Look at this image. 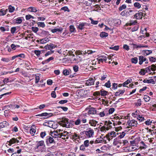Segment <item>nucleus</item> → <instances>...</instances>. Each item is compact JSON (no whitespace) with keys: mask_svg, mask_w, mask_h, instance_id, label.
Returning a JSON list of instances; mask_svg holds the SVG:
<instances>
[{"mask_svg":"<svg viewBox=\"0 0 156 156\" xmlns=\"http://www.w3.org/2000/svg\"><path fill=\"white\" fill-rule=\"evenodd\" d=\"M53 137L50 136H48L46 137V142L47 144H51L54 142V140Z\"/></svg>","mask_w":156,"mask_h":156,"instance_id":"16","label":"nucleus"},{"mask_svg":"<svg viewBox=\"0 0 156 156\" xmlns=\"http://www.w3.org/2000/svg\"><path fill=\"white\" fill-rule=\"evenodd\" d=\"M69 120V119L67 118L62 117L60 119L59 123L61 126L63 127L69 128L70 124Z\"/></svg>","mask_w":156,"mask_h":156,"instance_id":"2","label":"nucleus"},{"mask_svg":"<svg viewBox=\"0 0 156 156\" xmlns=\"http://www.w3.org/2000/svg\"><path fill=\"white\" fill-rule=\"evenodd\" d=\"M125 134L126 133L124 132H122L121 133H120V135L118 137L120 138H122L125 135Z\"/></svg>","mask_w":156,"mask_h":156,"instance_id":"53","label":"nucleus"},{"mask_svg":"<svg viewBox=\"0 0 156 156\" xmlns=\"http://www.w3.org/2000/svg\"><path fill=\"white\" fill-rule=\"evenodd\" d=\"M140 144H141L140 147L141 149H145L147 147V145L145 144L143 141L140 142Z\"/></svg>","mask_w":156,"mask_h":156,"instance_id":"40","label":"nucleus"},{"mask_svg":"<svg viewBox=\"0 0 156 156\" xmlns=\"http://www.w3.org/2000/svg\"><path fill=\"white\" fill-rule=\"evenodd\" d=\"M120 15L122 16H129L130 14L127 11L124 10L121 12Z\"/></svg>","mask_w":156,"mask_h":156,"instance_id":"29","label":"nucleus"},{"mask_svg":"<svg viewBox=\"0 0 156 156\" xmlns=\"http://www.w3.org/2000/svg\"><path fill=\"white\" fill-rule=\"evenodd\" d=\"M143 82L144 83H152L153 84H154L155 83V81H154V79H151L149 80H144Z\"/></svg>","mask_w":156,"mask_h":156,"instance_id":"23","label":"nucleus"},{"mask_svg":"<svg viewBox=\"0 0 156 156\" xmlns=\"http://www.w3.org/2000/svg\"><path fill=\"white\" fill-rule=\"evenodd\" d=\"M60 132L58 131V130L55 131L51 133V136L54 138H59L60 137Z\"/></svg>","mask_w":156,"mask_h":156,"instance_id":"10","label":"nucleus"},{"mask_svg":"<svg viewBox=\"0 0 156 156\" xmlns=\"http://www.w3.org/2000/svg\"><path fill=\"white\" fill-rule=\"evenodd\" d=\"M142 54L144 56H147L152 53V51L150 50H143L142 51Z\"/></svg>","mask_w":156,"mask_h":156,"instance_id":"21","label":"nucleus"},{"mask_svg":"<svg viewBox=\"0 0 156 156\" xmlns=\"http://www.w3.org/2000/svg\"><path fill=\"white\" fill-rule=\"evenodd\" d=\"M156 69V66L154 65H152L151 66H149L145 69L146 73H150L151 70L154 71H155Z\"/></svg>","mask_w":156,"mask_h":156,"instance_id":"8","label":"nucleus"},{"mask_svg":"<svg viewBox=\"0 0 156 156\" xmlns=\"http://www.w3.org/2000/svg\"><path fill=\"white\" fill-rule=\"evenodd\" d=\"M100 131L101 132H103L104 133L106 132V128L105 127V126L101 127L100 128Z\"/></svg>","mask_w":156,"mask_h":156,"instance_id":"48","label":"nucleus"},{"mask_svg":"<svg viewBox=\"0 0 156 156\" xmlns=\"http://www.w3.org/2000/svg\"><path fill=\"white\" fill-rule=\"evenodd\" d=\"M89 123L91 126L95 127L98 123V122L94 119H91L89 120Z\"/></svg>","mask_w":156,"mask_h":156,"instance_id":"19","label":"nucleus"},{"mask_svg":"<svg viewBox=\"0 0 156 156\" xmlns=\"http://www.w3.org/2000/svg\"><path fill=\"white\" fill-rule=\"evenodd\" d=\"M101 91V96H105L107 95V94L108 93V92L105 90H104L103 89L101 90H100Z\"/></svg>","mask_w":156,"mask_h":156,"instance_id":"38","label":"nucleus"},{"mask_svg":"<svg viewBox=\"0 0 156 156\" xmlns=\"http://www.w3.org/2000/svg\"><path fill=\"white\" fill-rule=\"evenodd\" d=\"M133 47L135 48L147 47V46L144 45L143 44H140L138 45L135 44H133Z\"/></svg>","mask_w":156,"mask_h":156,"instance_id":"20","label":"nucleus"},{"mask_svg":"<svg viewBox=\"0 0 156 156\" xmlns=\"http://www.w3.org/2000/svg\"><path fill=\"white\" fill-rule=\"evenodd\" d=\"M137 21L136 20H135L134 21H130V23H129V26H131L132 25H134L136 23Z\"/></svg>","mask_w":156,"mask_h":156,"instance_id":"64","label":"nucleus"},{"mask_svg":"<svg viewBox=\"0 0 156 156\" xmlns=\"http://www.w3.org/2000/svg\"><path fill=\"white\" fill-rule=\"evenodd\" d=\"M69 30L70 32H73L74 31L75 28L74 27V26L71 25L69 26Z\"/></svg>","mask_w":156,"mask_h":156,"instance_id":"54","label":"nucleus"},{"mask_svg":"<svg viewBox=\"0 0 156 156\" xmlns=\"http://www.w3.org/2000/svg\"><path fill=\"white\" fill-rule=\"evenodd\" d=\"M147 59L146 58H145L142 55L139 56V64L140 65L142 64L143 62L146 61Z\"/></svg>","mask_w":156,"mask_h":156,"instance_id":"17","label":"nucleus"},{"mask_svg":"<svg viewBox=\"0 0 156 156\" xmlns=\"http://www.w3.org/2000/svg\"><path fill=\"white\" fill-rule=\"evenodd\" d=\"M88 25V24L86 23H77V28L80 30H82L84 29Z\"/></svg>","mask_w":156,"mask_h":156,"instance_id":"7","label":"nucleus"},{"mask_svg":"<svg viewBox=\"0 0 156 156\" xmlns=\"http://www.w3.org/2000/svg\"><path fill=\"white\" fill-rule=\"evenodd\" d=\"M108 34L107 33L104 32H101L100 34V36L101 37H107L108 36Z\"/></svg>","mask_w":156,"mask_h":156,"instance_id":"34","label":"nucleus"},{"mask_svg":"<svg viewBox=\"0 0 156 156\" xmlns=\"http://www.w3.org/2000/svg\"><path fill=\"white\" fill-rule=\"evenodd\" d=\"M8 10L9 12L12 13L13 12L15 9V7L13 6H12L11 5H9Z\"/></svg>","mask_w":156,"mask_h":156,"instance_id":"31","label":"nucleus"},{"mask_svg":"<svg viewBox=\"0 0 156 156\" xmlns=\"http://www.w3.org/2000/svg\"><path fill=\"white\" fill-rule=\"evenodd\" d=\"M29 11L32 12H36L37 11V8L34 7H30L28 8Z\"/></svg>","mask_w":156,"mask_h":156,"instance_id":"28","label":"nucleus"},{"mask_svg":"<svg viewBox=\"0 0 156 156\" xmlns=\"http://www.w3.org/2000/svg\"><path fill=\"white\" fill-rule=\"evenodd\" d=\"M134 5L135 7L137 8L138 9H139L141 7V5L138 2H135L134 4Z\"/></svg>","mask_w":156,"mask_h":156,"instance_id":"50","label":"nucleus"},{"mask_svg":"<svg viewBox=\"0 0 156 156\" xmlns=\"http://www.w3.org/2000/svg\"><path fill=\"white\" fill-rule=\"evenodd\" d=\"M32 30L34 32L36 33L38 31V28L37 27H32Z\"/></svg>","mask_w":156,"mask_h":156,"instance_id":"55","label":"nucleus"},{"mask_svg":"<svg viewBox=\"0 0 156 156\" xmlns=\"http://www.w3.org/2000/svg\"><path fill=\"white\" fill-rule=\"evenodd\" d=\"M110 49H113L115 50H117L119 49V47L118 46H115L113 47H110L109 48Z\"/></svg>","mask_w":156,"mask_h":156,"instance_id":"52","label":"nucleus"},{"mask_svg":"<svg viewBox=\"0 0 156 156\" xmlns=\"http://www.w3.org/2000/svg\"><path fill=\"white\" fill-rule=\"evenodd\" d=\"M54 59V58L53 57H51L47 59V60L45 61V62L46 63L49 62L51 60H53Z\"/></svg>","mask_w":156,"mask_h":156,"instance_id":"63","label":"nucleus"},{"mask_svg":"<svg viewBox=\"0 0 156 156\" xmlns=\"http://www.w3.org/2000/svg\"><path fill=\"white\" fill-rule=\"evenodd\" d=\"M52 114L51 113H48L47 112H44L42 113L41 114H39L36 115V116H47L50 117L52 116Z\"/></svg>","mask_w":156,"mask_h":156,"instance_id":"18","label":"nucleus"},{"mask_svg":"<svg viewBox=\"0 0 156 156\" xmlns=\"http://www.w3.org/2000/svg\"><path fill=\"white\" fill-rule=\"evenodd\" d=\"M8 11V9H0V16H3L5 15Z\"/></svg>","mask_w":156,"mask_h":156,"instance_id":"27","label":"nucleus"},{"mask_svg":"<svg viewBox=\"0 0 156 156\" xmlns=\"http://www.w3.org/2000/svg\"><path fill=\"white\" fill-rule=\"evenodd\" d=\"M132 80L131 79H128L123 83V86L124 87H126V85L131 83L132 81Z\"/></svg>","mask_w":156,"mask_h":156,"instance_id":"35","label":"nucleus"},{"mask_svg":"<svg viewBox=\"0 0 156 156\" xmlns=\"http://www.w3.org/2000/svg\"><path fill=\"white\" fill-rule=\"evenodd\" d=\"M88 112L90 114H94L96 113V111L95 108H91L89 109Z\"/></svg>","mask_w":156,"mask_h":156,"instance_id":"24","label":"nucleus"},{"mask_svg":"<svg viewBox=\"0 0 156 156\" xmlns=\"http://www.w3.org/2000/svg\"><path fill=\"white\" fill-rule=\"evenodd\" d=\"M36 127L35 125H33L30 130V133L32 136H34L36 132Z\"/></svg>","mask_w":156,"mask_h":156,"instance_id":"14","label":"nucleus"},{"mask_svg":"<svg viewBox=\"0 0 156 156\" xmlns=\"http://www.w3.org/2000/svg\"><path fill=\"white\" fill-rule=\"evenodd\" d=\"M112 124V122L109 121L108 122L107 121L105 122L104 126L105 127L107 131L111 129L112 127L111 125Z\"/></svg>","mask_w":156,"mask_h":156,"instance_id":"11","label":"nucleus"},{"mask_svg":"<svg viewBox=\"0 0 156 156\" xmlns=\"http://www.w3.org/2000/svg\"><path fill=\"white\" fill-rule=\"evenodd\" d=\"M38 26L41 27L43 28L45 27V25L44 22H39L37 23Z\"/></svg>","mask_w":156,"mask_h":156,"instance_id":"42","label":"nucleus"},{"mask_svg":"<svg viewBox=\"0 0 156 156\" xmlns=\"http://www.w3.org/2000/svg\"><path fill=\"white\" fill-rule=\"evenodd\" d=\"M22 141L16 138H12L8 142L9 143L8 145L10 146H11L13 144H17L18 145Z\"/></svg>","mask_w":156,"mask_h":156,"instance_id":"6","label":"nucleus"},{"mask_svg":"<svg viewBox=\"0 0 156 156\" xmlns=\"http://www.w3.org/2000/svg\"><path fill=\"white\" fill-rule=\"evenodd\" d=\"M91 21V24L94 25H96L98 24V21H94L91 18L90 19Z\"/></svg>","mask_w":156,"mask_h":156,"instance_id":"45","label":"nucleus"},{"mask_svg":"<svg viewBox=\"0 0 156 156\" xmlns=\"http://www.w3.org/2000/svg\"><path fill=\"white\" fill-rule=\"evenodd\" d=\"M81 123V120L80 119H78L75 122V124L76 125H80Z\"/></svg>","mask_w":156,"mask_h":156,"instance_id":"59","label":"nucleus"},{"mask_svg":"<svg viewBox=\"0 0 156 156\" xmlns=\"http://www.w3.org/2000/svg\"><path fill=\"white\" fill-rule=\"evenodd\" d=\"M70 137L71 139L73 140V141L76 142H78L80 138V135L76 133H73Z\"/></svg>","mask_w":156,"mask_h":156,"instance_id":"5","label":"nucleus"},{"mask_svg":"<svg viewBox=\"0 0 156 156\" xmlns=\"http://www.w3.org/2000/svg\"><path fill=\"white\" fill-rule=\"evenodd\" d=\"M95 52V51H93L91 50H87V51H85V54H91L93 53V52Z\"/></svg>","mask_w":156,"mask_h":156,"instance_id":"61","label":"nucleus"},{"mask_svg":"<svg viewBox=\"0 0 156 156\" xmlns=\"http://www.w3.org/2000/svg\"><path fill=\"white\" fill-rule=\"evenodd\" d=\"M134 105L136 106H139L141 105V99H138L137 102L134 103Z\"/></svg>","mask_w":156,"mask_h":156,"instance_id":"32","label":"nucleus"},{"mask_svg":"<svg viewBox=\"0 0 156 156\" xmlns=\"http://www.w3.org/2000/svg\"><path fill=\"white\" fill-rule=\"evenodd\" d=\"M68 102V101L67 100H62L60 101H59L58 103L60 104H64Z\"/></svg>","mask_w":156,"mask_h":156,"instance_id":"60","label":"nucleus"},{"mask_svg":"<svg viewBox=\"0 0 156 156\" xmlns=\"http://www.w3.org/2000/svg\"><path fill=\"white\" fill-rule=\"evenodd\" d=\"M60 137L59 138H62L63 140H65L66 139H68V136H67L66 135L63 134L62 133H60Z\"/></svg>","mask_w":156,"mask_h":156,"instance_id":"39","label":"nucleus"},{"mask_svg":"<svg viewBox=\"0 0 156 156\" xmlns=\"http://www.w3.org/2000/svg\"><path fill=\"white\" fill-rule=\"evenodd\" d=\"M1 60L3 62H8L10 61V60L9 58H2L1 59Z\"/></svg>","mask_w":156,"mask_h":156,"instance_id":"47","label":"nucleus"},{"mask_svg":"<svg viewBox=\"0 0 156 156\" xmlns=\"http://www.w3.org/2000/svg\"><path fill=\"white\" fill-rule=\"evenodd\" d=\"M36 147L35 151L38 156H43L46 153V148L44 141H38Z\"/></svg>","mask_w":156,"mask_h":156,"instance_id":"1","label":"nucleus"},{"mask_svg":"<svg viewBox=\"0 0 156 156\" xmlns=\"http://www.w3.org/2000/svg\"><path fill=\"white\" fill-rule=\"evenodd\" d=\"M145 15V13H144L142 11H140L139 12L136 13L134 15V17L136 19H141L143 16H144Z\"/></svg>","mask_w":156,"mask_h":156,"instance_id":"9","label":"nucleus"},{"mask_svg":"<svg viewBox=\"0 0 156 156\" xmlns=\"http://www.w3.org/2000/svg\"><path fill=\"white\" fill-rule=\"evenodd\" d=\"M49 41V39L48 38H45L40 40L41 44H45L48 42Z\"/></svg>","mask_w":156,"mask_h":156,"instance_id":"30","label":"nucleus"},{"mask_svg":"<svg viewBox=\"0 0 156 156\" xmlns=\"http://www.w3.org/2000/svg\"><path fill=\"white\" fill-rule=\"evenodd\" d=\"M120 140H119L118 138H117L114 140L113 144L114 145H117L118 144H121Z\"/></svg>","mask_w":156,"mask_h":156,"instance_id":"25","label":"nucleus"},{"mask_svg":"<svg viewBox=\"0 0 156 156\" xmlns=\"http://www.w3.org/2000/svg\"><path fill=\"white\" fill-rule=\"evenodd\" d=\"M105 86L109 88L111 86V84L109 81H108L106 83L105 85Z\"/></svg>","mask_w":156,"mask_h":156,"instance_id":"58","label":"nucleus"},{"mask_svg":"<svg viewBox=\"0 0 156 156\" xmlns=\"http://www.w3.org/2000/svg\"><path fill=\"white\" fill-rule=\"evenodd\" d=\"M94 80L92 78H90L89 79L86 81V85L87 86H90L93 85L94 83Z\"/></svg>","mask_w":156,"mask_h":156,"instance_id":"13","label":"nucleus"},{"mask_svg":"<svg viewBox=\"0 0 156 156\" xmlns=\"http://www.w3.org/2000/svg\"><path fill=\"white\" fill-rule=\"evenodd\" d=\"M81 60V58L79 56L77 55L76 58H74L73 61L76 62H78L80 61Z\"/></svg>","mask_w":156,"mask_h":156,"instance_id":"36","label":"nucleus"},{"mask_svg":"<svg viewBox=\"0 0 156 156\" xmlns=\"http://www.w3.org/2000/svg\"><path fill=\"white\" fill-rule=\"evenodd\" d=\"M114 111L115 109L113 108H110L108 110L109 114H112L114 112Z\"/></svg>","mask_w":156,"mask_h":156,"instance_id":"57","label":"nucleus"},{"mask_svg":"<svg viewBox=\"0 0 156 156\" xmlns=\"http://www.w3.org/2000/svg\"><path fill=\"white\" fill-rule=\"evenodd\" d=\"M116 133L114 131H112L108 133L106 135L105 137L109 141L111 140H112L113 138L116 137Z\"/></svg>","mask_w":156,"mask_h":156,"instance_id":"4","label":"nucleus"},{"mask_svg":"<svg viewBox=\"0 0 156 156\" xmlns=\"http://www.w3.org/2000/svg\"><path fill=\"white\" fill-rule=\"evenodd\" d=\"M86 147H87L83 144L80 146V149L81 151H84L87 150Z\"/></svg>","mask_w":156,"mask_h":156,"instance_id":"37","label":"nucleus"},{"mask_svg":"<svg viewBox=\"0 0 156 156\" xmlns=\"http://www.w3.org/2000/svg\"><path fill=\"white\" fill-rule=\"evenodd\" d=\"M146 73L145 69H141L139 72V74L142 75H144Z\"/></svg>","mask_w":156,"mask_h":156,"instance_id":"51","label":"nucleus"},{"mask_svg":"<svg viewBox=\"0 0 156 156\" xmlns=\"http://www.w3.org/2000/svg\"><path fill=\"white\" fill-rule=\"evenodd\" d=\"M63 28L60 27L59 28H55L52 29L51 30L52 33H54L57 32L61 33L63 30Z\"/></svg>","mask_w":156,"mask_h":156,"instance_id":"22","label":"nucleus"},{"mask_svg":"<svg viewBox=\"0 0 156 156\" xmlns=\"http://www.w3.org/2000/svg\"><path fill=\"white\" fill-rule=\"evenodd\" d=\"M63 73L64 75H68L69 74V72L68 70L67 69H65L63 70Z\"/></svg>","mask_w":156,"mask_h":156,"instance_id":"44","label":"nucleus"},{"mask_svg":"<svg viewBox=\"0 0 156 156\" xmlns=\"http://www.w3.org/2000/svg\"><path fill=\"white\" fill-rule=\"evenodd\" d=\"M126 5H123L119 7V10L121 11L123 9H125L126 8Z\"/></svg>","mask_w":156,"mask_h":156,"instance_id":"46","label":"nucleus"},{"mask_svg":"<svg viewBox=\"0 0 156 156\" xmlns=\"http://www.w3.org/2000/svg\"><path fill=\"white\" fill-rule=\"evenodd\" d=\"M73 69L74 72H77L78 71L79 67L77 66H75L73 67Z\"/></svg>","mask_w":156,"mask_h":156,"instance_id":"62","label":"nucleus"},{"mask_svg":"<svg viewBox=\"0 0 156 156\" xmlns=\"http://www.w3.org/2000/svg\"><path fill=\"white\" fill-rule=\"evenodd\" d=\"M55 47H56V45L53 44H50L49 45L47 44L44 47L45 49L47 50H51Z\"/></svg>","mask_w":156,"mask_h":156,"instance_id":"15","label":"nucleus"},{"mask_svg":"<svg viewBox=\"0 0 156 156\" xmlns=\"http://www.w3.org/2000/svg\"><path fill=\"white\" fill-rule=\"evenodd\" d=\"M144 99L146 102H148L150 100V98L147 95H145L144 96Z\"/></svg>","mask_w":156,"mask_h":156,"instance_id":"43","label":"nucleus"},{"mask_svg":"<svg viewBox=\"0 0 156 156\" xmlns=\"http://www.w3.org/2000/svg\"><path fill=\"white\" fill-rule=\"evenodd\" d=\"M127 123L129 126L133 127H136L137 124V122L134 120H129L127 122Z\"/></svg>","mask_w":156,"mask_h":156,"instance_id":"12","label":"nucleus"},{"mask_svg":"<svg viewBox=\"0 0 156 156\" xmlns=\"http://www.w3.org/2000/svg\"><path fill=\"white\" fill-rule=\"evenodd\" d=\"M8 125V123L6 121H4L0 123V128L6 127Z\"/></svg>","mask_w":156,"mask_h":156,"instance_id":"26","label":"nucleus"},{"mask_svg":"<svg viewBox=\"0 0 156 156\" xmlns=\"http://www.w3.org/2000/svg\"><path fill=\"white\" fill-rule=\"evenodd\" d=\"M131 61L132 63L136 64L137 62V58H134L131 59Z\"/></svg>","mask_w":156,"mask_h":156,"instance_id":"49","label":"nucleus"},{"mask_svg":"<svg viewBox=\"0 0 156 156\" xmlns=\"http://www.w3.org/2000/svg\"><path fill=\"white\" fill-rule=\"evenodd\" d=\"M99 114L100 116L102 117L105 115H108V113L105 110L104 111L100 112Z\"/></svg>","mask_w":156,"mask_h":156,"instance_id":"33","label":"nucleus"},{"mask_svg":"<svg viewBox=\"0 0 156 156\" xmlns=\"http://www.w3.org/2000/svg\"><path fill=\"white\" fill-rule=\"evenodd\" d=\"M137 119L140 121L142 122L144 121V118L142 116L139 115L137 117Z\"/></svg>","mask_w":156,"mask_h":156,"instance_id":"56","label":"nucleus"},{"mask_svg":"<svg viewBox=\"0 0 156 156\" xmlns=\"http://www.w3.org/2000/svg\"><path fill=\"white\" fill-rule=\"evenodd\" d=\"M83 144L87 147L89 145V140H86L84 141Z\"/></svg>","mask_w":156,"mask_h":156,"instance_id":"41","label":"nucleus"},{"mask_svg":"<svg viewBox=\"0 0 156 156\" xmlns=\"http://www.w3.org/2000/svg\"><path fill=\"white\" fill-rule=\"evenodd\" d=\"M84 134L88 138H92L94 137V130L90 128L87 129L86 131H84Z\"/></svg>","mask_w":156,"mask_h":156,"instance_id":"3","label":"nucleus"}]
</instances>
